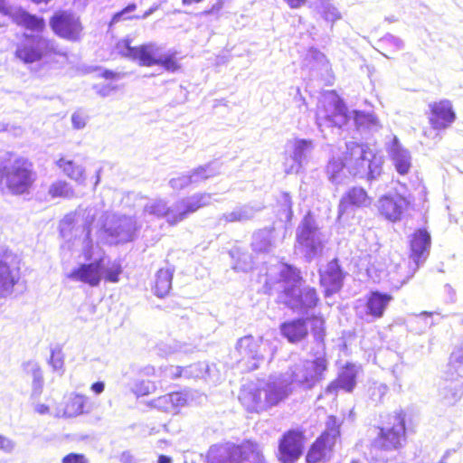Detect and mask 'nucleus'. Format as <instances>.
Instances as JSON below:
<instances>
[{
    "mask_svg": "<svg viewBox=\"0 0 463 463\" xmlns=\"http://www.w3.org/2000/svg\"><path fill=\"white\" fill-rule=\"evenodd\" d=\"M279 279L273 282L267 278L265 286L271 294L278 293V301L291 310L305 314L317 307L319 298L317 290L311 287L300 288L302 277L300 270L296 267L281 263L278 269Z\"/></svg>",
    "mask_w": 463,
    "mask_h": 463,
    "instance_id": "nucleus-1",
    "label": "nucleus"
},
{
    "mask_svg": "<svg viewBox=\"0 0 463 463\" xmlns=\"http://www.w3.org/2000/svg\"><path fill=\"white\" fill-rule=\"evenodd\" d=\"M290 392L288 379L282 375L271 376L267 381L244 387L239 400L248 411L260 412L277 406Z\"/></svg>",
    "mask_w": 463,
    "mask_h": 463,
    "instance_id": "nucleus-2",
    "label": "nucleus"
},
{
    "mask_svg": "<svg viewBox=\"0 0 463 463\" xmlns=\"http://www.w3.org/2000/svg\"><path fill=\"white\" fill-rule=\"evenodd\" d=\"M116 48L119 54L131 60L138 61L142 66L161 65L165 70L171 72H175L180 68L175 59V55L173 53H163V48L155 43L132 47L130 40L124 39L118 43Z\"/></svg>",
    "mask_w": 463,
    "mask_h": 463,
    "instance_id": "nucleus-3",
    "label": "nucleus"
},
{
    "mask_svg": "<svg viewBox=\"0 0 463 463\" xmlns=\"http://www.w3.org/2000/svg\"><path fill=\"white\" fill-rule=\"evenodd\" d=\"M346 168L354 176L366 178L372 182L383 172V158L373 153L367 146L355 142H347Z\"/></svg>",
    "mask_w": 463,
    "mask_h": 463,
    "instance_id": "nucleus-4",
    "label": "nucleus"
},
{
    "mask_svg": "<svg viewBox=\"0 0 463 463\" xmlns=\"http://www.w3.org/2000/svg\"><path fill=\"white\" fill-rule=\"evenodd\" d=\"M325 246V235L319 229L315 217L307 213L296 231V250L307 262L319 256Z\"/></svg>",
    "mask_w": 463,
    "mask_h": 463,
    "instance_id": "nucleus-5",
    "label": "nucleus"
},
{
    "mask_svg": "<svg viewBox=\"0 0 463 463\" xmlns=\"http://www.w3.org/2000/svg\"><path fill=\"white\" fill-rule=\"evenodd\" d=\"M1 179L5 180L11 194L19 195L29 194L36 175L33 164L28 159L20 157L3 165Z\"/></svg>",
    "mask_w": 463,
    "mask_h": 463,
    "instance_id": "nucleus-6",
    "label": "nucleus"
},
{
    "mask_svg": "<svg viewBox=\"0 0 463 463\" xmlns=\"http://www.w3.org/2000/svg\"><path fill=\"white\" fill-rule=\"evenodd\" d=\"M347 109L343 100L334 93L323 96L317 109V125L325 139L326 128L339 130L347 122Z\"/></svg>",
    "mask_w": 463,
    "mask_h": 463,
    "instance_id": "nucleus-7",
    "label": "nucleus"
},
{
    "mask_svg": "<svg viewBox=\"0 0 463 463\" xmlns=\"http://www.w3.org/2000/svg\"><path fill=\"white\" fill-rule=\"evenodd\" d=\"M406 441L405 413L401 411L389 416L385 426L379 428L373 449L382 452H391L401 449Z\"/></svg>",
    "mask_w": 463,
    "mask_h": 463,
    "instance_id": "nucleus-8",
    "label": "nucleus"
},
{
    "mask_svg": "<svg viewBox=\"0 0 463 463\" xmlns=\"http://www.w3.org/2000/svg\"><path fill=\"white\" fill-rule=\"evenodd\" d=\"M326 368L327 361L324 356L313 361L298 359L282 376L288 379L289 386L295 383L304 389H311L323 379Z\"/></svg>",
    "mask_w": 463,
    "mask_h": 463,
    "instance_id": "nucleus-9",
    "label": "nucleus"
},
{
    "mask_svg": "<svg viewBox=\"0 0 463 463\" xmlns=\"http://www.w3.org/2000/svg\"><path fill=\"white\" fill-rule=\"evenodd\" d=\"M56 52L54 41L43 35L25 33L17 43L14 55L25 64L41 61L44 56Z\"/></svg>",
    "mask_w": 463,
    "mask_h": 463,
    "instance_id": "nucleus-10",
    "label": "nucleus"
},
{
    "mask_svg": "<svg viewBox=\"0 0 463 463\" xmlns=\"http://www.w3.org/2000/svg\"><path fill=\"white\" fill-rule=\"evenodd\" d=\"M49 24L57 36L69 42H79L83 36V26L80 18L71 11L61 10L55 12Z\"/></svg>",
    "mask_w": 463,
    "mask_h": 463,
    "instance_id": "nucleus-11",
    "label": "nucleus"
},
{
    "mask_svg": "<svg viewBox=\"0 0 463 463\" xmlns=\"http://www.w3.org/2000/svg\"><path fill=\"white\" fill-rule=\"evenodd\" d=\"M262 338H254L246 335L239 339L236 345V351L241 356L238 361L247 371H253L259 368V364L264 359L262 352Z\"/></svg>",
    "mask_w": 463,
    "mask_h": 463,
    "instance_id": "nucleus-12",
    "label": "nucleus"
},
{
    "mask_svg": "<svg viewBox=\"0 0 463 463\" xmlns=\"http://www.w3.org/2000/svg\"><path fill=\"white\" fill-rule=\"evenodd\" d=\"M6 18H12L14 23L29 30L43 31L45 27L43 17L31 14L21 8H14L5 0H0V27L5 24Z\"/></svg>",
    "mask_w": 463,
    "mask_h": 463,
    "instance_id": "nucleus-13",
    "label": "nucleus"
},
{
    "mask_svg": "<svg viewBox=\"0 0 463 463\" xmlns=\"http://www.w3.org/2000/svg\"><path fill=\"white\" fill-rule=\"evenodd\" d=\"M345 275L337 259L332 260L324 268L319 269V282L324 289L325 298H329L342 289Z\"/></svg>",
    "mask_w": 463,
    "mask_h": 463,
    "instance_id": "nucleus-14",
    "label": "nucleus"
},
{
    "mask_svg": "<svg viewBox=\"0 0 463 463\" xmlns=\"http://www.w3.org/2000/svg\"><path fill=\"white\" fill-rule=\"evenodd\" d=\"M246 441L235 445L232 443L215 444L210 447L207 463H245Z\"/></svg>",
    "mask_w": 463,
    "mask_h": 463,
    "instance_id": "nucleus-15",
    "label": "nucleus"
},
{
    "mask_svg": "<svg viewBox=\"0 0 463 463\" xmlns=\"http://www.w3.org/2000/svg\"><path fill=\"white\" fill-rule=\"evenodd\" d=\"M292 154L284 163L286 174H298L307 164L308 159L315 148L311 139L297 138L293 142Z\"/></svg>",
    "mask_w": 463,
    "mask_h": 463,
    "instance_id": "nucleus-16",
    "label": "nucleus"
},
{
    "mask_svg": "<svg viewBox=\"0 0 463 463\" xmlns=\"http://www.w3.org/2000/svg\"><path fill=\"white\" fill-rule=\"evenodd\" d=\"M213 202V194L209 193H196L191 196L184 197L175 202V215H171L174 222H182L190 214L199 209L208 206Z\"/></svg>",
    "mask_w": 463,
    "mask_h": 463,
    "instance_id": "nucleus-17",
    "label": "nucleus"
},
{
    "mask_svg": "<svg viewBox=\"0 0 463 463\" xmlns=\"http://www.w3.org/2000/svg\"><path fill=\"white\" fill-rule=\"evenodd\" d=\"M429 109V123L435 130L447 129L456 120V113L451 102L448 99L430 103Z\"/></svg>",
    "mask_w": 463,
    "mask_h": 463,
    "instance_id": "nucleus-18",
    "label": "nucleus"
},
{
    "mask_svg": "<svg viewBox=\"0 0 463 463\" xmlns=\"http://www.w3.org/2000/svg\"><path fill=\"white\" fill-rule=\"evenodd\" d=\"M104 258H99L90 263L81 264L72 269L68 278L73 281H80L91 287H97L102 278Z\"/></svg>",
    "mask_w": 463,
    "mask_h": 463,
    "instance_id": "nucleus-19",
    "label": "nucleus"
},
{
    "mask_svg": "<svg viewBox=\"0 0 463 463\" xmlns=\"http://www.w3.org/2000/svg\"><path fill=\"white\" fill-rule=\"evenodd\" d=\"M430 234L425 229H418L412 234L410 241V259L414 264V271L426 261L430 254Z\"/></svg>",
    "mask_w": 463,
    "mask_h": 463,
    "instance_id": "nucleus-20",
    "label": "nucleus"
},
{
    "mask_svg": "<svg viewBox=\"0 0 463 463\" xmlns=\"http://www.w3.org/2000/svg\"><path fill=\"white\" fill-rule=\"evenodd\" d=\"M302 437L295 430L283 435L279 445V458L282 463H294L302 454Z\"/></svg>",
    "mask_w": 463,
    "mask_h": 463,
    "instance_id": "nucleus-21",
    "label": "nucleus"
},
{
    "mask_svg": "<svg viewBox=\"0 0 463 463\" xmlns=\"http://www.w3.org/2000/svg\"><path fill=\"white\" fill-rule=\"evenodd\" d=\"M386 151L397 173L407 175L411 167V155L396 136L386 143Z\"/></svg>",
    "mask_w": 463,
    "mask_h": 463,
    "instance_id": "nucleus-22",
    "label": "nucleus"
},
{
    "mask_svg": "<svg viewBox=\"0 0 463 463\" xmlns=\"http://www.w3.org/2000/svg\"><path fill=\"white\" fill-rule=\"evenodd\" d=\"M371 203L372 200L364 188L353 187L340 200L338 206L339 217L345 213H352L356 208L367 207Z\"/></svg>",
    "mask_w": 463,
    "mask_h": 463,
    "instance_id": "nucleus-23",
    "label": "nucleus"
},
{
    "mask_svg": "<svg viewBox=\"0 0 463 463\" xmlns=\"http://www.w3.org/2000/svg\"><path fill=\"white\" fill-rule=\"evenodd\" d=\"M407 206V200L400 194L384 195L377 203L380 213L392 222L400 220Z\"/></svg>",
    "mask_w": 463,
    "mask_h": 463,
    "instance_id": "nucleus-24",
    "label": "nucleus"
},
{
    "mask_svg": "<svg viewBox=\"0 0 463 463\" xmlns=\"http://www.w3.org/2000/svg\"><path fill=\"white\" fill-rule=\"evenodd\" d=\"M136 230V222L133 218L127 216L118 217L113 226L107 228L109 235L111 236L117 243H124L132 241Z\"/></svg>",
    "mask_w": 463,
    "mask_h": 463,
    "instance_id": "nucleus-25",
    "label": "nucleus"
},
{
    "mask_svg": "<svg viewBox=\"0 0 463 463\" xmlns=\"http://www.w3.org/2000/svg\"><path fill=\"white\" fill-rule=\"evenodd\" d=\"M281 335L288 339L289 343H298L302 341L308 333L307 319L295 318L282 323L279 326Z\"/></svg>",
    "mask_w": 463,
    "mask_h": 463,
    "instance_id": "nucleus-26",
    "label": "nucleus"
},
{
    "mask_svg": "<svg viewBox=\"0 0 463 463\" xmlns=\"http://www.w3.org/2000/svg\"><path fill=\"white\" fill-rule=\"evenodd\" d=\"M392 297L387 293L372 291L366 299V314L374 318H381Z\"/></svg>",
    "mask_w": 463,
    "mask_h": 463,
    "instance_id": "nucleus-27",
    "label": "nucleus"
},
{
    "mask_svg": "<svg viewBox=\"0 0 463 463\" xmlns=\"http://www.w3.org/2000/svg\"><path fill=\"white\" fill-rule=\"evenodd\" d=\"M144 213L154 215L157 218H165L170 225H175L178 222H174L170 218L171 215H175V203L171 206L163 199H156L149 201L144 206Z\"/></svg>",
    "mask_w": 463,
    "mask_h": 463,
    "instance_id": "nucleus-28",
    "label": "nucleus"
},
{
    "mask_svg": "<svg viewBox=\"0 0 463 463\" xmlns=\"http://www.w3.org/2000/svg\"><path fill=\"white\" fill-rule=\"evenodd\" d=\"M18 279V269L11 268L5 260H0V295L7 296L11 294Z\"/></svg>",
    "mask_w": 463,
    "mask_h": 463,
    "instance_id": "nucleus-29",
    "label": "nucleus"
},
{
    "mask_svg": "<svg viewBox=\"0 0 463 463\" xmlns=\"http://www.w3.org/2000/svg\"><path fill=\"white\" fill-rule=\"evenodd\" d=\"M356 384V373L354 368L346 367L343 370L336 380L328 384L326 393H335L338 389L351 392Z\"/></svg>",
    "mask_w": 463,
    "mask_h": 463,
    "instance_id": "nucleus-30",
    "label": "nucleus"
},
{
    "mask_svg": "<svg viewBox=\"0 0 463 463\" xmlns=\"http://www.w3.org/2000/svg\"><path fill=\"white\" fill-rule=\"evenodd\" d=\"M463 393V381H448L445 377L439 395L446 405H453Z\"/></svg>",
    "mask_w": 463,
    "mask_h": 463,
    "instance_id": "nucleus-31",
    "label": "nucleus"
},
{
    "mask_svg": "<svg viewBox=\"0 0 463 463\" xmlns=\"http://www.w3.org/2000/svg\"><path fill=\"white\" fill-rule=\"evenodd\" d=\"M445 377L448 381H463V346L457 347L451 353Z\"/></svg>",
    "mask_w": 463,
    "mask_h": 463,
    "instance_id": "nucleus-32",
    "label": "nucleus"
},
{
    "mask_svg": "<svg viewBox=\"0 0 463 463\" xmlns=\"http://www.w3.org/2000/svg\"><path fill=\"white\" fill-rule=\"evenodd\" d=\"M56 165L67 175L70 179L75 181L80 184H83L86 180L85 168L73 160L61 157L56 161Z\"/></svg>",
    "mask_w": 463,
    "mask_h": 463,
    "instance_id": "nucleus-33",
    "label": "nucleus"
},
{
    "mask_svg": "<svg viewBox=\"0 0 463 463\" xmlns=\"http://www.w3.org/2000/svg\"><path fill=\"white\" fill-rule=\"evenodd\" d=\"M260 208L245 204L235 207L232 212L223 213L219 222H246L252 219Z\"/></svg>",
    "mask_w": 463,
    "mask_h": 463,
    "instance_id": "nucleus-34",
    "label": "nucleus"
},
{
    "mask_svg": "<svg viewBox=\"0 0 463 463\" xmlns=\"http://www.w3.org/2000/svg\"><path fill=\"white\" fill-rule=\"evenodd\" d=\"M174 269L170 268L160 269L156 274L154 292L158 298L166 296L172 288Z\"/></svg>",
    "mask_w": 463,
    "mask_h": 463,
    "instance_id": "nucleus-35",
    "label": "nucleus"
},
{
    "mask_svg": "<svg viewBox=\"0 0 463 463\" xmlns=\"http://www.w3.org/2000/svg\"><path fill=\"white\" fill-rule=\"evenodd\" d=\"M221 165L217 162H210L206 165H200L189 174L193 184H199L206 181L211 177H214L220 174Z\"/></svg>",
    "mask_w": 463,
    "mask_h": 463,
    "instance_id": "nucleus-36",
    "label": "nucleus"
},
{
    "mask_svg": "<svg viewBox=\"0 0 463 463\" xmlns=\"http://www.w3.org/2000/svg\"><path fill=\"white\" fill-rule=\"evenodd\" d=\"M354 120L359 130L375 132L381 128L377 117L373 113L354 110Z\"/></svg>",
    "mask_w": 463,
    "mask_h": 463,
    "instance_id": "nucleus-37",
    "label": "nucleus"
},
{
    "mask_svg": "<svg viewBox=\"0 0 463 463\" xmlns=\"http://www.w3.org/2000/svg\"><path fill=\"white\" fill-rule=\"evenodd\" d=\"M251 247L256 252H269L272 249L271 231L264 229L255 232L252 236Z\"/></svg>",
    "mask_w": 463,
    "mask_h": 463,
    "instance_id": "nucleus-38",
    "label": "nucleus"
},
{
    "mask_svg": "<svg viewBox=\"0 0 463 463\" xmlns=\"http://www.w3.org/2000/svg\"><path fill=\"white\" fill-rule=\"evenodd\" d=\"M91 406L89 403V398L82 394H75L71 397L66 405V413L70 416H76L87 413L90 411Z\"/></svg>",
    "mask_w": 463,
    "mask_h": 463,
    "instance_id": "nucleus-39",
    "label": "nucleus"
},
{
    "mask_svg": "<svg viewBox=\"0 0 463 463\" xmlns=\"http://www.w3.org/2000/svg\"><path fill=\"white\" fill-rule=\"evenodd\" d=\"M312 5L327 22L335 23L342 17L338 9L330 0H316Z\"/></svg>",
    "mask_w": 463,
    "mask_h": 463,
    "instance_id": "nucleus-40",
    "label": "nucleus"
},
{
    "mask_svg": "<svg viewBox=\"0 0 463 463\" xmlns=\"http://www.w3.org/2000/svg\"><path fill=\"white\" fill-rule=\"evenodd\" d=\"M340 423L335 416L328 417L326 421V430L321 434L319 439L327 445L334 446L335 444L336 439L340 436Z\"/></svg>",
    "mask_w": 463,
    "mask_h": 463,
    "instance_id": "nucleus-41",
    "label": "nucleus"
},
{
    "mask_svg": "<svg viewBox=\"0 0 463 463\" xmlns=\"http://www.w3.org/2000/svg\"><path fill=\"white\" fill-rule=\"evenodd\" d=\"M48 194L52 198H71L74 194L71 185L62 180L53 182L48 190Z\"/></svg>",
    "mask_w": 463,
    "mask_h": 463,
    "instance_id": "nucleus-42",
    "label": "nucleus"
},
{
    "mask_svg": "<svg viewBox=\"0 0 463 463\" xmlns=\"http://www.w3.org/2000/svg\"><path fill=\"white\" fill-rule=\"evenodd\" d=\"M332 448V446L327 445V443L318 438L307 455V462L316 463L320 461L326 455V451L330 450Z\"/></svg>",
    "mask_w": 463,
    "mask_h": 463,
    "instance_id": "nucleus-43",
    "label": "nucleus"
},
{
    "mask_svg": "<svg viewBox=\"0 0 463 463\" xmlns=\"http://www.w3.org/2000/svg\"><path fill=\"white\" fill-rule=\"evenodd\" d=\"M26 370L33 376V396H39L42 393L43 389V373L41 368L37 363L29 362L26 364Z\"/></svg>",
    "mask_w": 463,
    "mask_h": 463,
    "instance_id": "nucleus-44",
    "label": "nucleus"
},
{
    "mask_svg": "<svg viewBox=\"0 0 463 463\" xmlns=\"http://www.w3.org/2000/svg\"><path fill=\"white\" fill-rule=\"evenodd\" d=\"M346 167V160L343 162L341 159H331L326 166V173L328 175L329 179L333 183H340L341 182V173L344 168Z\"/></svg>",
    "mask_w": 463,
    "mask_h": 463,
    "instance_id": "nucleus-45",
    "label": "nucleus"
},
{
    "mask_svg": "<svg viewBox=\"0 0 463 463\" xmlns=\"http://www.w3.org/2000/svg\"><path fill=\"white\" fill-rule=\"evenodd\" d=\"M280 204L279 218L285 222H290L293 216L292 199L289 194L282 193L279 199Z\"/></svg>",
    "mask_w": 463,
    "mask_h": 463,
    "instance_id": "nucleus-46",
    "label": "nucleus"
},
{
    "mask_svg": "<svg viewBox=\"0 0 463 463\" xmlns=\"http://www.w3.org/2000/svg\"><path fill=\"white\" fill-rule=\"evenodd\" d=\"M185 378H203L209 372V366L204 362H199L184 367Z\"/></svg>",
    "mask_w": 463,
    "mask_h": 463,
    "instance_id": "nucleus-47",
    "label": "nucleus"
},
{
    "mask_svg": "<svg viewBox=\"0 0 463 463\" xmlns=\"http://www.w3.org/2000/svg\"><path fill=\"white\" fill-rule=\"evenodd\" d=\"M245 463H265L259 446L251 441H246Z\"/></svg>",
    "mask_w": 463,
    "mask_h": 463,
    "instance_id": "nucleus-48",
    "label": "nucleus"
},
{
    "mask_svg": "<svg viewBox=\"0 0 463 463\" xmlns=\"http://www.w3.org/2000/svg\"><path fill=\"white\" fill-rule=\"evenodd\" d=\"M158 350L164 355H169L172 354H175L178 352L188 353L192 350V348L186 344H180L178 342L173 341L171 343H161L158 345Z\"/></svg>",
    "mask_w": 463,
    "mask_h": 463,
    "instance_id": "nucleus-49",
    "label": "nucleus"
},
{
    "mask_svg": "<svg viewBox=\"0 0 463 463\" xmlns=\"http://www.w3.org/2000/svg\"><path fill=\"white\" fill-rule=\"evenodd\" d=\"M156 387L153 382L137 380L134 383L131 390L137 396H145L156 391Z\"/></svg>",
    "mask_w": 463,
    "mask_h": 463,
    "instance_id": "nucleus-50",
    "label": "nucleus"
},
{
    "mask_svg": "<svg viewBox=\"0 0 463 463\" xmlns=\"http://www.w3.org/2000/svg\"><path fill=\"white\" fill-rule=\"evenodd\" d=\"M148 405L164 412L173 411V405L169 397V393L152 400Z\"/></svg>",
    "mask_w": 463,
    "mask_h": 463,
    "instance_id": "nucleus-51",
    "label": "nucleus"
},
{
    "mask_svg": "<svg viewBox=\"0 0 463 463\" xmlns=\"http://www.w3.org/2000/svg\"><path fill=\"white\" fill-rule=\"evenodd\" d=\"M122 272L121 265L118 262H113L109 267L105 269L103 268V273L105 274V279L109 282H118V276Z\"/></svg>",
    "mask_w": 463,
    "mask_h": 463,
    "instance_id": "nucleus-52",
    "label": "nucleus"
},
{
    "mask_svg": "<svg viewBox=\"0 0 463 463\" xmlns=\"http://www.w3.org/2000/svg\"><path fill=\"white\" fill-rule=\"evenodd\" d=\"M192 184L193 183H192L189 174L188 175H181L177 177H174L169 180V185L174 190H182Z\"/></svg>",
    "mask_w": 463,
    "mask_h": 463,
    "instance_id": "nucleus-53",
    "label": "nucleus"
},
{
    "mask_svg": "<svg viewBox=\"0 0 463 463\" xmlns=\"http://www.w3.org/2000/svg\"><path fill=\"white\" fill-rule=\"evenodd\" d=\"M88 116L80 109L76 110L71 116V123L74 128L81 129L86 126Z\"/></svg>",
    "mask_w": 463,
    "mask_h": 463,
    "instance_id": "nucleus-54",
    "label": "nucleus"
},
{
    "mask_svg": "<svg viewBox=\"0 0 463 463\" xmlns=\"http://www.w3.org/2000/svg\"><path fill=\"white\" fill-rule=\"evenodd\" d=\"M387 391H388V387L386 384H383V383L374 384L370 389L371 398L374 402H381L382 398L386 394Z\"/></svg>",
    "mask_w": 463,
    "mask_h": 463,
    "instance_id": "nucleus-55",
    "label": "nucleus"
},
{
    "mask_svg": "<svg viewBox=\"0 0 463 463\" xmlns=\"http://www.w3.org/2000/svg\"><path fill=\"white\" fill-rule=\"evenodd\" d=\"M324 319L322 317H314L312 321V331L316 339L322 340L324 336Z\"/></svg>",
    "mask_w": 463,
    "mask_h": 463,
    "instance_id": "nucleus-56",
    "label": "nucleus"
},
{
    "mask_svg": "<svg viewBox=\"0 0 463 463\" xmlns=\"http://www.w3.org/2000/svg\"><path fill=\"white\" fill-rule=\"evenodd\" d=\"M381 43L383 44L392 46L395 51L402 50L404 46L403 42L400 38L390 33L383 36L381 39Z\"/></svg>",
    "mask_w": 463,
    "mask_h": 463,
    "instance_id": "nucleus-57",
    "label": "nucleus"
},
{
    "mask_svg": "<svg viewBox=\"0 0 463 463\" xmlns=\"http://www.w3.org/2000/svg\"><path fill=\"white\" fill-rule=\"evenodd\" d=\"M49 363L52 366L54 371H62L64 363L61 352L52 350V354Z\"/></svg>",
    "mask_w": 463,
    "mask_h": 463,
    "instance_id": "nucleus-58",
    "label": "nucleus"
},
{
    "mask_svg": "<svg viewBox=\"0 0 463 463\" xmlns=\"http://www.w3.org/2000/svg\"><path fill=\"white\" fill-rule=\"evenodd\" d=\"M169 397L171 399V402L173 405V411H175L177 408L184 407L187 402L186 395L183 392H172L169 393Z\"/></svg>",
    "mask_w": 463,
    "mask_h": 463,
    "instance_id": "nucleus-59",
    "label": "nucleus"
},
{
    "mask_svg": "<svg viewBox=\"0 0 463 463\" xmlns=\"http://www.w3.org/2000/svg\"><path fill=\"white\" fill-rule=\"evenodd\" d=\"M62 463H88V460L82 454L70 453L62 458Z\"/></svg>",
    "mask_w": 463,
    "mask_h": 463,
    "instance_id": "nucleus-60",
    "label": "nucleus"
},
{
    "mask_svg": "<svg viewBox=\"0 0 463 463\" xmlns=\"http://www.w3.org/2000/svg\"><path fill=\"white\" fill-rule=\"evenodd\" d=\"M15 443L9 438L0 435V449L5 453H10L14 450Z\"/></svg>",
    "mask_w": 463,
    "mask_h": 463,
    "instance_id": "nucleus-61",
    "label": "nucleus"
},
{
    "mask_svg": "<svg viewBox=\"0 0 463 463\" xmlns=\"http://www.w3.org/2000/svg\"><path fill=\"white\" fill-rule=\"evenodd\" d=\"M137 8V5L136 4H129L127 7H125L123 10H121L120 12H118L116 13L113 17H112V23H118L119 22L121 19L124 18V16L133 11H135Z\"/></svg>",
    "mask_w": 463,
    "mask_h": 463,
    "instance_id": "nucleus-62",
    "label": "nucleus"
},
{
    "mask_svg": "<svg viewBox=\"0 0 463 463\" xmlns=\"http://www.w3.org/2000/svg\"><path fill=\"white\" fill-rule=\"evenodd\" d=\"M95 89H96L97 93L100 97L105 98V97L111 95V93L113 91H115L117 88L115 86H111L109 84H104V85L95 86Z\"/></svg>",
    "mask_w": 463,
    "mask_h": 463,
    "instance_id": "nucleus-63",
    "label": "nucleus"
},
{
    "mask_svg": "<svg viewBox=\"0 0 463 463\" xmlns=\"http://www.w3.org/2000/svg\"><path fill=\"white\" fill-rule=\"evenodd\" d=\"M166 373L172 378L184 377V369L181 366H170L166 369Z\"/></svg>",
    "mask_w": 463,
    "mask_h": 463,
    "instance_id": "nucleus-64",
    "label": "nucleus"
}]
</instances>
